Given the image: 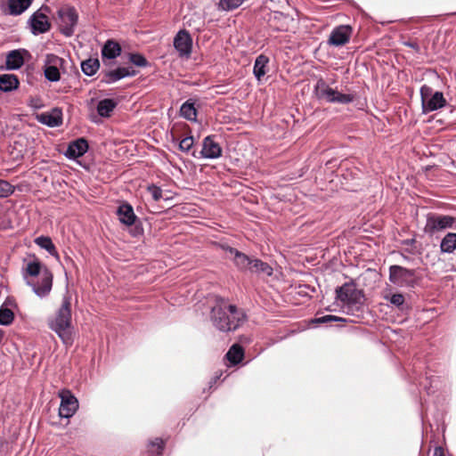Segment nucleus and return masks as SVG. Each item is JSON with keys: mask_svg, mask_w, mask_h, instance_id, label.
Wrapping results in <instances>:
<instances>
[{"mask_svg": "<svg viewBox=\"0 0 456 456\" xmlns=\"http://www.w3.org/2000/svg\"><path fill=\"white\" fill-rule=\"evenodd\" d=\"M48 12H50V8L43 5L30 16L28 24L33 35L37 36L50 30L51 23L47 17Z\"/></svg>", "mask_w": 456, "mask_h": 456, "instance_id": "6e6552de", "label": "nucleus"}, {"mask_svg": "<svg viewBox=\"0 0 456 456\" xmlns=\"http://www.w3.org/2000/svg\"><path fill=\"white\" fill-rule=\"evenodd\" d=\"M314 93L319 100L329 103L347 104L355 100V94H343L330 87L322 78L316 82Z\"/></svg>", "mask_w": 456, "mask_h": 456, "instance_id": "20e7f679", "label": "nucleus"}, {"mask_svg": "<svg viewBox=\"0 0 456 456\" xmlns=\"http://www.w3.org/2000/svg\"><path fill=\"white\" fill-rule=\"evenodd\" d=\"M19 79L16 75L4 74L0 76V90L11 92L18 88Z\"/></svg>", "mask_w": 456, "mask_h": 456, "instance_id": "4be33fe9", "label": "nucleus"}, {"mask_svg": "<svg viewBox=\"0 0 456 456\" xmlns=\"http://www.w3.org/2000/svg\"><path fill=\"white\" fill-rule=\"evenodd\" d=\"M99 69H100V61L97 58H94V59L89 58L81 62L82 72L87 77L94 76L98 71Z\"/></svg>", "mask_w": 456, "mask_h": 456, "instance_id": "7c9ffc66", "label": "nucleus"}, {"mask_svg": "<svg viewBox=\"0 0 456 456\" xmlns=\"http://www.w3.org/2000/svg\"><path fill=\"white\" fill-rule=\"evenodd\" d=\"M353 28L349 25H339L335 27L329 37L328 45L340 47L346 45L352 37Z\"/></svg>", "mask_w": 456, "mask_h": 456, "instance_id": "ddd939ff", "label": "nucleus"}, {"mask_svg": "<svg viewBox=\"0 0 456 456\" xmlns=\"http://www.w3.org/2000/svg\"><path fill=\"white\" fill-rule=\"evenodd\" d=\"M27 284L32 288L33 292L39 297L49 295L53 287V273L37 258L29 261L26 266Z\"/></svg>", "mask_w": 456, "mask_h": 456, "instance_id": "f03ea898", "label": "nucleus"}, {"mask_svg": "<svg viewBox=\"0 0 456 456\" xmlns=\"http://www.w3.org/2000/svg\"><path fill=\"white\" fill-rule=\"evenodd\" d=\"M249 272L271 276L273 274V268L267 263L260 259L254 258Z\"/></svg>", "mask_w": 456, "mask_h": 456, "instance_id": "c756f323", "label": "nucleus"}, {"mask_svg": "<svg viewBox=\"0 0 456 456\" xmlns=\"http://www.w3.org/2000/svg\"><path fill=\"white\" fill-rule=\"evenodd\" d=\"M415 274L414 269H408L396 265L389 267L390 282L400 287H413L416 284Z\"/></svg>", "mask_w": 456, "mask_h": 456, "instance_id": "1a4fd4ad", "label": "nucleus"}, {"mask_svg": "<svg viewBox=\"0 0 456 456\" xmlns=\"http://www.w3.org/2000/svg\"><path fill=\"white\" fill-rule=\"evenodd\" d=\"M218 379H219V377H218V376H216V377L214 378L213 382H216Z\"/></svg>", "mask_w": 456, "mask_h": 456, "instance_id": "de8ad7c7", "label": "nucleus"}, {"mask_svg": "<svg viewBox=\"0 0 456 456\" xmlns=\"http://www.w3.org/2000/svg\"><path fill=\"white\" fill-rule=\"evenodd\" d=\"M232 261L235 266L240 271H250L253 259L248 255L237 250L232 256Z\"/></svg>", "mask_w": 456, "mask_h": 456, "instance_id": "b1692460", "label": "nucleus"}, {"mask_svg": "<svg viewBox=\"0 0 456 456\" xmlns=\"http://www.w3.org/2000/svg\"><path fill=\"white\" fill-rule=\"evenodd\" d=\"M268 63L269 58L265 54H260L256 58L253 68V74L258 81H260L261 78L266 74V67Z\"/></svg>", "mask_w": 456, "mask_h": 456, "instance_id": "412c9836", "label": "nucleus"}, {"mask_svg": "<svg viewBox=\"0 0 456 456\" xmlns=\"http://www.w3.org/2000/svg\"><path fill=\"white\" fill-rule=\"evenodd\" d=\"M150 444H151V446H157V448H158V452H157V453H158V454H161V453H162V451H163V449H164V445H165V443H164V441H163L162 439H160V438H156L154 441H151V442L150 443Z\"/></svg>", "mask_w": 456, "mask_h": 456, "instance_id": "a19ab883", "label": "nucleus"}, {"mask_svg": "<svg viewBox=\"0 0 456 456\" xmlns=\"http://www.w3.org/2000/svg\"><path fill=\"white\" fill-rule=\"evenodd\" d=\"M126 71L128 74L126 75V77H132L138 74V71L134 69L132 66L125 67Z\"/></svg>", "mask_w": 456, "mask_h": 456, "instance_id": "37998d69", "label": "nucleus"}, {"mask_svg": "<svg viewBox=\"0 0 456 456\" xmlns=\"http://www.w3.org/2000/svg\"><path fill=\"white\" fill-rule=\"evenodd\" d=\"M147 191L151 193L154 201H159L162 198V189L154 183L148 185Z\"/></svg>", "mask_w": 456, "mask_h": 456, "instance_id": "4c0bfd02", "label": "nucleus"}, {"mask_svg": "<svg viewBox=\"0 0 456 456\" xmlns=\"http://www.w3.org/2000/svg\"><path fill=\"white\" fill-rule=\"evenodd\" d=\"M442 253L452 254L456 250V233L448 232L440 241Z\"/></svg>", "mask_w": 456, "mask_h": 456, "instance_id": "393cba45", "label": "nucleus"}, {"mask_svg": "<svg viewBox=\"0 0 456 456\" xmlns=\"http://www.w3.org/2000/svg\"><path fill=\"white\" fill-rule=\"evenodd\" d=\"M248 317L242 308L232 304L229 299L216 297L209 313V320L218 331L233 332L242 326Z\"/></svg>", "mask_w": 456, "mask_h": 456, "instance_id": "f257e3e1", "label": "nucleus"}, {"mask_svg": "<svg viewBox=\"0 0 456 456\" xmlns=\"http://www.w3.org/2000/svg\"><path fill=\"white\" fill-rule=\"evenodd\" d=\"M244 357V349L238 344L232 345L226 354L227 360L232 364L240 363Z\"/></svg>", "mask_w": 456, "mask_h": 456, "instance_id": "cd10ccee", "label": "nucleus"}, {"mask_svg": "<svg viewBox=\"0 0 456 456\" xmlns=\"http://www.w3.org/2000/svg\"><path fill=\"white\" fill-rule=\"evenodd\" d=\"M192 38L186 29L179 30L174 37V47L180 58H190L192 51Z\"/></svg>", "mask_w": 456, "mask_h": 456, "instance_id": "f8f14e48", "label": "nucleus"}, {"mask_svg": "<svg viewBox=\"0 0 456 456\" xmlns=\"http://www.w3.org/2000/svg\"><path fill=\"white\" fill-rule=\"evenodd\" d=\"M34 241L37 246L45 249L51 256L59 257L56 247L50 237L42 235L36 238Z\"/></svg>", "mask_w": 456, "mask_h": 456, "instance_id": "bb28decb", "label": "nucleus"}, {"mask_svg": "<svg viewBox=\"0 0 456 456\" xmlns=\"http://www.w3.org/2000/svg\"><path fill=\"white\" fill-rule=\"evenodd\" d=\"M13 187L6 181L0 180V198L8 197L12 194Z\"/></svg>", "mask_w": 456, "mask_h": 456, "instance_id": "e433bc0d", "label": "nucleus"}, {"mask_svg": "<svg viewBox=\"0 0 456 456\" xmlns=\"http://www.w3.org/2000/svg\"><path fill=\"white\" fill-rule=\"evenodd\" d=\"M60 31L66 37L74 34L75 27L77 24L78 15L74 7H66L59 10Z\"/></svg>", "mask_w": 456, "mask_h": 456, "instance_id": "9d476101", "label": "nucleus"}, {"mask_svg": "<svg viewBox=\"0 0 456 456\" xmlns=\"http://www.w3.org/2000/svg\"><path fill=\"white\" fill-rule=\"evenodd\" d=\"M37 120L49 127L59 126L62 124V110L60 108H53L50 111L37 114Z\"/></svg>", "mask_w": 456, "mask_h": 456, "instance_id": "2eb2a0df", "label": "nucleus"}, {"mask_svg": "<svg viewBox=\"0 0 456 456\" xmlns=\"http://www.w3.org/2000/svg\"><path fill=\"white\" fill-rule=\"evenodd\" d=\"M121 51V45L118 42L109 39L102 48V58L113 60L120 55Z\"/></svg>", "mask_w": 456, "mask_h": 456, "instance_id": "aec40b11", "label": "nucleus"}, {"mask_svg": "<svg viewBox=\"0 0 456 456\" xmlns=\"http://www.w3.org/2000/svg\"><path fill=\"white\" fill-rule=\"evenodd\" d=\"M61 69L44 67V74L45 78L50 82H57L61 78Z\"/></svg>", "mask_w": 456, "mask_h": 456, "instance_id": "72a5a7b5", "label": "nucleus"}, {"mask_svg": "<svg viewBox=\"0 0 456 456\" xmlns=\"http://www.w3.org/2000/svg\"><path fill=\"white\" fill-rule=\"evenodd\" d=\"M14 320L13 312L7 308L1 306L0 307V325L8 326L12 323Z\"/></svg>", "mask_w": 456, "mask_h": 456, "instance_id": "473e14b6", "label": "nucleus"}, {"mask_svg": "<svg viewBox=\"0 0 456 456\" xmlns=\"http://www.w3.org/2000/svg\"><path fill=\"white\" fill-rule=\"evenodd\" d=\"M125 71H126L125 67H118L114 69L102 70L100 74L101 83L106 84V85H110L117 81H119V80L126 77V75L128 73L125 72Z\"/></svg>", "mask_w": 456, "mask_h": 456, "instance_id": "a211bd4d", "label": "nucleus"}, {"mask_svg": "<svg viewBox=\"0 0 456 456\" xmlns=\"http://www.w3.org/2000/svg\"><path fill=\"white\" fill-rule=\"evenodd\" d=\"M446 229H456V217L436 213L427 215L424 226L425 233L432 236Z\"/></svg>", "mask_w": 456, "mask_h": 456, "instance_id": "423d86ee", "label": "nucleus"}, {"mask_svg": "<svg viewBox=\"0 0 456 456\" xmlns=\"http://www.w3.org/2000/svg\"><path fill=\"white\" fill-rule=\"evenodd\" d=\"M24 55H29L26 49H16L9 52L5 61L6 69H19L24 63Z\"/></svg>", "mask_w": 456, "mask_h": 456, "instance_id": "dca6fc26", "label": "nucleus"}, {"mask_svg": "<svg viewBox=\"0 0 456 456\" xmlns=\"http://www.w3.org/2000/svg\"><path fill=\"white\" fill-rule=\"evenodd\" d=\"M66 62L67 61L63 58L59 57L58 55L53 54V53H48L45 56L44 67L61 69V70L63 72H66V69L64 67Z\"/></svg>", "mask_w": 456, "mask_h": 456, "instance_id": "2f4dec72", "label": "nucleus"}, {"mask_svg": "<svg viewBox=\"0 0 456 456\" xmlns=\"http://www.w3.org/2000/svg\"><path fill=\"white\" fill-rule=\"evenodd\" d=\"M217 245L221 249H223L225 252H229L232 256H233L235 252L238 250L226 243H218Z\"/></svg>", "mask_w": 456, "mask_h": 456, "instance_id": "79ce46f5", "label": "nucleus"}, {"mask_svg": "<svg viewBox=\"0 0 456 456\" xmlns=\"http://www.w3.org/2000/svg\"><path fill=\"white\" fill-rule=\"evenodd\" d=\"M215 138V135H208L203 139L202 149L200 151L201 158L214 159L222 156L223 150Z\"/></svg>", "mask_w": 456, "mask_h": 456, "instance_id": "4468645a", "label": "nucleus"}, {"mask_svg": "<svg viewBox=\"0 0 456 456\" xmlns=\"http://www.w3.org/2000/svg\"><path fill=\"white\" fill-rule=\"evenodd\" d=\"M389 302L397 307H401L404 303V297L400 293L393 294L389 298Z\"/></svg>", "mask_w": 456, "mask_h": 456, "instance_id": "ea45409f", "label": "nucleus"}, {"mask_svg": "<svg viewBox=\"0 0 456 456\" xmlns=\"http://www.w3.org/2000/svg\"><path fill=\"white\" fill-rule=\"evenodd\" d=\"M118 102L114 99H103L97 104V113L102 118H109L114 109L117 107Z\"/></svg>", "mask_w": 456, "mask_h": 456, "instance_id": "5701e85b", "label": "nucleus"}, {"mask_svg": "<svg viewBox=\"0 0 456 456\" xmlns=\"http://www.w3.org/2000/svg\"><path fill=\"white\" fill-rule=\"evenodd\" d=\"M404 45L414 49L415 51H419V45L417 42H404Z\"/></svg>", "mask_w": 456, "mask_h": 456, "instance_id": "c03bdc74", "label": "nucleus"}, {"mask_svg": "<svg viewBox=\"0 0 456 456\" xmlns=\"http://www.w3.org/2000/svg\"><path fill=\"white\" fill-rule=\"evenodd\" d=\"M335 293L336 300L342 302L347 308L362 305L364 301L362 290L358 289L353 281L336 288Z\"/></svg>", "mask_w": 456, "mask_h": 456, "instance_id": "39448f33", "label": "nucleus"}, {"mask_svg": "<svg viewBox=\"0 0 456 456\" xmlns=\"http://www.w3.org/2000/svg\"><path fill=\"white\" fill-rule=\"evenodd\" d=\"M4 338V331L2 329H0V344L3 342Z\"/></svg>", "mask_w": 456, "mask_h": 456, "instance_id": "49530a36", "label": "nucleus"}, {"mask_svg": "<svg viewBox=\"0 0 456 456\" xmlns=\"http://www.w3.org/2000/svg\"><path fill=\"white\" fill-rule=\"evenodd\" d=\"M197 113L194 102L190 100L183 102L180 108V115L190 121H196Z\"/></svg>", "mask_w": 456, "mask_h": 456, "instance_id": "c85d7f7f", "label": "nucleus"}, {"mask_svg": "<svg viewBox=\"0 0 456 456\" xmlns=\"http://www.w3.org/2000/svg\"><path fill=\"white\" fill-rule=\"evenodd\" d=\"M129 61L133 63L134 65L140 67V68H145L149 66V61L141 53H129Z\"/></svg>", "mask_w": 456, "mask_h": 456, "instance_id": "f704fd0d", "label": "nucleus"}, {"mask_svg": "<svg viewBox=\"0 0 456 456\" xmlns=\"http://www.w3.org/2000/svg\"><path fill=\"white\" fill-rule=\"evenodd\" d=\"M88 150V142L84 138H78L70 142L65 156L69 159H75L83 156Z\"/></svg>", "mask_w": 456, "mask_h": 456, "instance_id": "f3484780", "label": "nucleus"}, {"mask_svg": "<svg viewBox=\"0 0 456 456\" xmlns=\"http://www.w3.org/2000/svg\"><path fill=\"white\" fill-rule=\"evenodd\" d=\"M420 98L423 113L437 110L446 105V100L442 92H434L429 86L423 85L420 88Z\"/></svg>", "mask_w": 456, "mask_h": 456, "instance_id": "0eeeda50", "label": "nucleus"}, {"mask_svg": "<svg viewBox=\"0 0 456 456\" xmlns=\"http://www.w3.org/2000/svg\"><path fill=\"white\" fill-rule=\"evenodd\" d=\"M194 140L192 136H187L181 140V142H179V149L182 151L188 153L190 150L192 148Z\"/></svg>", "mask_w": 456, "mask_h": 456, "instance_id": "58836bf2", "label": "nucleus"}, {"mask_svg": "<svg viewBox=\"0 0 456 456\" xmlns=\"http://www.w3.org/2000/svg\"><path fill=\"white\" fill-rule=\"evenodd\" d=\"M32 0H8L10 14L20 15L31 4Z\"/></svg>", "mask_w": 456, "mask_h": 456, "instance_id": "a878e982", "label": "nucleus"}, {"mask_svg": "<svg viewBox=\"0 0 456 456\" xmlns=\"http://www.w3.org/2000/svg\"><path fill=\"white\" fill-rule=\"evenodd\" d=\"M433 456H444L443 448L440 446L436 447Z\"/></svg>", "mask_w": 456, "mask_h": 456, "instance_id": "a18cd8bd", "label": "nucleus"}, {"mask_svg": "<svg viewBox=\"0 0 456 456\" xmlns=\"http://www.w3.org/2000/svg\"><path fill=\"white\" fill-rule=\"evenodd\" d=\"M49 328L53 330L63 344L70 346L73 343L72 338V317H71V297L65 295L62 297L61 306L58 308L54 317L49 320Z\"/></svg>", "mask_w": 456, "mask_h": 456, "instance_id": "7ed1b4c3", "label": "nucleus"}, {"mask_svg": "<svg viewBox=\"0 0 456 456\" xmlns=\"http://www.w3.org/2000/svg\"><path fill=\"white\" fill-rule=\"evenodd\" d=\"M117 214L119 221L126 225H132L135 222L136 216L133 207L128 203L121 204L117 210Z\"/></svg>", "mask_w": 456, "mask_h": 456, "instance_id": "6ab92c4d", "label": "nucleus"}, {"mask_svg": "<svg viewBox=\"0 0 456 456\" xmlns=\"http://www.w3.org/2000/svg\"><path fill=\"white\" fill-rule=\"evenodd\" d=\"M61 404L59 408V416L64 419L71 418L78 409V401L69 389H61L59 392Z\"/></svg>", "mask_w": 456, "mask_h": 456, "instance_id": "9b49d317", "label": "nucleus"}, {"mask_svg": "<svg viewBox=\"0 0 456 456\" xmlns=\"http://www.w3.org/2000/svg\"><path fill=\"white\" fill-rule=\"evenodd\" d=\"M345 320L341 317H338V316H336V315H323V316H321V317H315L314 320H313V322L314 323H316V324H323V323H327V322H344Z\"/></svg>", "mask_w": 456, "mask_h": 456, "instance_id": "c9c22d12", "label": "nucleus"}]
</instances>
